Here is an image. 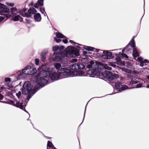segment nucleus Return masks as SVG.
Listing matches in <instances>:
<instances>
[{
	"mask_svg": "<svg viewBox=\"0 0 149 149\" xmlns=\"http://www.w3.org/2000/svg\"><path fill=\"white\" fill-rule=\"evenodd\" d=\"M48 78L46 76L38 78V81L34 82V84L36 85L32 89H31L30 82L29 81L25 82L22 88V94L23 95L28 94L27 99L29 100L38 90L44 86L48 83Z\"/></svg>",
	"mask_w": 149,
	"mask_h": 149,
	"instance_id": "1",
	"label": "nucleus"
},
{
	"mask_svg": "<svg viewBox=\"0 0 149 149\" xmlns=\"http://www.w3.org/2000/svg\"><path fill=\"white\" fill-rule=\"evenodd\" d=\"M80 48L79 47H78V48L74 47H68L65 49V53H57L54 52L53 54H51L50 59L54 62L61 61V63L66 62L67 57H72L74 55L77 56H79Z\"/></svg>",
	"mask_w": 149,
	"mask_h": 149,
	"instance_id": "2",
	"label": "nucleus"
},
{
	"mask_svg": "<svg viewBox=\"0 0 149 149\" xmlns=\"http://www.w3.org/2000/svg\"><path fill=\"white\" fill-rule=\"evenodd\" d=\"M54 65L55 68L58 70V72L60 73L61 76H72L77 73V72L76 71H71L70 70L68 69L67 68H64L63 65L61 66V64L59 63H55Z\"/></svg>",
	"mask_w": 149,
	"mask_h": 149,
	"instance_id": "3",
	"label": "nucleus"
},
{
	"mask_svg": "<svg viewBox=\"0 0 149 149\" xmlns=\"http://www.w3.org/2000/svg\"><path fill=\"white\" fill-rule=\"evenodd\" d=\"M84 65L82 64L79 63H75L73 64L72 66L70 67V68L72 69L71 70V71H76L77 72V73L75 74L74 75L70 76V77H72L75 76L76 75H82V74H83L84 72L81 70L77 71V70L78 69H81L84 68Z\"/></svg>",
	"mask_w": 149,
	"mask_h": 149,
	"instance_id": "4",
	"label": "nucleus"
},
{
	"mask_svg": "<svg viewBox=\"0 0 149 149\" xmlns=\"http://www.w3.org/2000/svg\"><path fill=\"white\" fill-rule=\"evenodd\" d=\"M25 10H24L19 12V14L24 17H30L31 14H35L37 12V10L33 8H30L28 10V13H25Z\"/></svg>",
	"mask_w": 149,
	"mask_h": 149,
	"instance_id": "5",
	"label": "nucleus"
},
{
	"mask_svg": "<svg viewBox=\"0 0 149 149\" xmlns=\"http://www.w3.org/2000/svg\"><path fill=\"white\" fill-rule=\"evenodd\" d=\"M23 70L26 75L34 74L37 72L36 69L33 66H27Z\"/></svg>",
	"mask_w": 149,
	"mask_h": 149,
	"instance_id": "6",
	"label": "nucleus"
},
{
	"mask_svg": "<svg viewBox=\"0 0 149 149\" xmlns=\"http://www.w3.org/2000/svg\"><path fill=\"white\" fill-rule=\"evenodd\" d=\"M26 74L24 72V70H22V71L20 70L17 73L15 76H13V77H14L13 81H16L18 79H24L25 77Z\"/></svg>",
	"mask_w": 149,
	"mask_h": 149,
	"instance_id": "7",
	"label": "nucleus"
},
{
	"mask_svg": "<svg viewBox=\"0 0 149 149\" xmlns=\"http://www.w3.org/2000/svg\"><path fill=\"white\" fill-rule=\"evenodd\" d=\"M61 76L60 75V73L57 72H51L49 74V77L52 80H56L61 79L60 77Z\"/></svg>",
	"mask_w": 149,
	"mask_h": 149,
	"instance_id": "8",
	"label": "nucleus"
},
{
	"mask_svg": "<svg viewBox=\"0 0 149 149\" xmlns=\"http://www.w3.org/2000/svg\"><path fill=\"white\" fill-rule=\"evenodd\" d=\"M104 54L102 55V57L104 59H111L113 58L111 52L107 51H102Z\"/></svg>",
	"mask_w": 149,
	"mask_h": 149,
	"instance_id": "9",
	"label": "nucleus"
},
{
	"mask_svg": "<svg viewBox=\"0 0 149 149\" xmlns=\"http://www.w3.org/2000/svg\"><path fill=\"white\" fill-rule=\"evenodd\" d=\"M107 74V77L109 81L112 80L116 79H117L118 77V75L115 74H113L110 72H108Z\"/></svg>",
	"mask_w": 149,
	"mask_h": 149,
	"instance_id": "10",
	"label": "nucleus"
},
{
	"mask_svg": "<svg viewBox=\"0 0 149 149\" xmlns=\"http://www.w3.org/2000/svg\"><path fill=\"white\" fill-rule=\"evenodd\" d=\"M55 34L56 36V37H54V40L57 43H58L61 41L60 38H65V37L63 34L59 32H56L55 33Z\"/></svg>",
	"mask_w": 149,
	"mask_h": 149,
	"instance_id": "11",
	"label": "nucleus"
},
{
	"mask_svg": "<svg viewBox=\"0 0 149 149\" xmlns=\"http://www.w3.org/2000/svg\"><path fill=\"white\" fill-rule=\"evenodd\" d=\"M9 11V9L6 6L2 3H0V12L7 13Z\"/></svg>",
	"mask_w": 149,
	"mask_h": 149,
	"instance_id": "12",
	"label": "nucleus"
},
{
	"mask_svg": "<svg viewBox=\"0 0 149 149\" xmlns=\"http://www.w3.org/2000/svg\"><path fill=\"white\" fill-rule=\"evenodd\" d=\"M84 49L88 51H93L96 52H98L100 50L95 48L93 47L88 46L86 45H84L83 47Z\"/></svg>",
	"mask_w": 149,
	"mask_h": 149,
	"instance_id": "13",
	"label": "nucleus"
},
{
	"mask_svg": "<svg viewBox=\"0 0 149 149\" xmlns=\"http://www.w3.org/2000/svg\"><path fill=\"white\" fill-rule=\"evenodd\" d=\"M34 17L35 22H39L41 21L42 18L41 15L39 13H37L35 14L34 15Z\"/></svg>",
	"mask_w": 149,
	"mask_h": 149,
	"instance_id": "14",
	"label": "nucleus"
},
{
	"mask_svg": "<svg viewBox=\"0 0 149 149\" xmlns=\"http://www.w3.org/2000/svg\"><path fill=\"white\" fill-rule=\"evenodd\" d=\"M43 5V0H38L37 3L32 5L33 7L36 8H38L39 6H42Z\"/></svg>",
	"mask_w": 149,
	"mask_h": 149,
	"instance_id": "15",
	"label": "nucleus"
},
{
	"mask_svg": "<svg viewBox=\"0 0 149 149\" xmlns=\"http://www.w3.org/2000/svg\"><path fill=\"white\" fill-rule=\"evenodd\" d=\"M132 55L134 57V58L136 60H137V58L139 57V54L136 48H134L133 49Z\"/></svg>",
	"mask_w": 149,
	"mask_h": 149,
	"instance_id": "16",
	"label": "nucleus"
},
{
	"mask_svg": "<svg viewBox=\"0 0 149 149\" xmlns=\"http://www.w3.org/2000/svg\"><path fill=\"white\" fill-rule=\"evenodd\" d=\"M115 55L117 57H118V60L121 58H127L128 57V56L125 54L121 53L120 52H119V54H115Z\"/></svg>",
	"mask_w": 149,
	"mask_h": 149,
	"instance_id": "17",
	"label": "nucleus"
},
{
	"mask_svg": "<svg viewBox=\"0 0 149 149\" xmlns=\"http://www.w3.org/2000/svg\"><path fill=\"white\" fill-rule=\"evenodd\" d=\"M128 45H130L133 48H136L135 42L134 38L132 39Z\"/></svg>",
	"mask_w": 149,
	"mask_h": 149,
	"instance_id": "18",
	"label": "nucleus"
},
{
	"mask_svg": "<svg viewBox=\"0 0 149 149\" xmlns=\"http://www.w3.org/2000/svg\"><path fill=\"white\" fill-rule=\"evenodd\" d=\"M115 85L117 90L119 91L121 86H122L121 83L118 82H116L115 83Z\"/></svg>",
	"mask_w": 149,
	"mask_h": 149,
	"instance_id": "19",
	"label": "nucleus"
},
{
	"mask_svg": "<svg viewBox=\"0 0 149 149\" xmlns=\"http://www.w3.org/2000/svg\"><path fill=\"white\" fill-rule=\"evenodd\" d=\"M14 106L19 107L21 109L23 110L24 107L23 106L22 103H20L19 102H17L16 104L15 103Z\"/></svg>",
	"mask_w": 149,
	"mask_h": 149,
	"instance_id": "20",
	"label": "nucleus"
},
{
	"mask_svg": "<svg viewBox=\"0 0 149 149\" xmlns=\"http://www.w3.org/2000/svg\"><path fill=\"white\" fill-rule=\"evenodd\" d=\"M100 65H101L102 66V68H104L108 70H110L111 69V68L108 66L107 64H105L101 63Z\"/></svg>",
	"mask_w": 149,
	"mask_h": 149,
	"instance_id": "21",
	"label": "nucleus"
},
{
	"mask_svg": "<svg viewBox=\"0 0 149 149\" xmlns=\"http://www.w3.org/2000/svg\"><path fill=\"white\" fill-rule=\"evenodd\" d=\"M22 19V18L19 15L13 17V20L15 21H16L18 20L21 21Z\"/></svg>",
	"mask_w": 149,
	"mask_h": 149,
	"instance_id": "22",
	"label": "nucleus"
},
{
	"mask_svg": "<svg viewBox=\"0 0 149 149\" xmlns=\"http://www.w3.org/2000/svg\"><path fill=\"white\" fill-rule=\"evenodd\" d=\"M143 59L139 57L137 58V60L136 61L140 62V66L141 67H143L144 65V63L143 62Z\"/></svg>",
	"mask_w": 149,
	"mask_h": 149,
	"instance_id": "23",
	"label": "nucleus"
},
{
	"mask_svg": "<svg viewBox=\"0 0 149 149\" xmlns=\"http://www.w3.org/2000/svg\"><path fill=\"white\" fill-rule=\"evenodd\" d=\"M88 73L90 74L93 75V74H94L95 75H96L98 72H97L95 71V69H93V70H90L88 71Z\"/></svg>",
	"mask_w": 149,
	"mask_h": 149,
	"instance_id": "24",
	"label": "nucleus"
},
{
	"mask_svg": "<svg viewBox=\"0 0 149 149\" xmlns=\"http://www.w3.org/2000/svg\"><path fill=\"white\" fill-rule=\"evenodd\" d=\"M128 88V87L126 85H122L119 91L121 92L123 90L127 89Z\"/></svg>",
	"mask_w": 149,
	"mask_h": 149,
	"instance_id": "25",
	"label": "nucleus"
},
{
	"mask_svg": "<svg viewBox=\"0 0 149 149\" xmlns=\"http://www.w3.org/2000/svg\"><path fill=\"white\" fill-rule=\"evenodd\" d=\"M46 54L44 53H42L41 55V59L42 61H44L46 59Z\"/></svg>",
	"mask_w": 149,
	"mask_h": 149,
	"instance_id": "26",
	"label": "nucleus"
},
{
	"mask_svg": "<svg viewBox=\"0 0 149 149\" xmlns=\"http://www.w3.org/2000/svg\"><path fill=\"white\" fill-rule=\"evenodd\" d=\"M94 64V62L93 61H91L89 64H88L86 66V68L90 69L92 67V65Z\"/></svg>",
	"mask_w": 149,
	"mask_h": 149,
	"instance_id": "27",
	"label": "nucleus"
},
{
	"mask_svg": "<svg viewBox=\"0 0 149 149\" xmlns=\"http://www.w3.org/2000/svg\"><path fill=\"white\" fill-rule=\"evenodd\" d=\"M40 12L43 14L45 16L46 15V12H45L44 8H42V7L40 8Z\"/></svg>",
	"mask_w": 149,
	"mask_h": 149,
	"instance_id": "28",
	"label": "nucleus"
},
{
	"mask_svg": "<svg viewBox=\"0 0 149 149\" xmlns=\"http://www.w3.org/2000/svg\"><path fill=\"white\" fill-rule=\"evenodd\" d=\"M127 46H128V48L127 49H126V50H127V51L126 52L127 54H129L130 53H131L132 52V49H131L130 48L129 45H128Z\"/></svg>",
	"mask_w": 149,
	"mask_h": 149,
	"instance_id": "29",
	"label": "nucleus"
},
{
	"mask_svg": "<svg viewBox=\"0 0 149 149\" xmlns=\"http://www.w3.org/2000/svg\"><path fill=\"white\" fill-rule=\"evenodd\" d=\"M53 146V145L52 143L49 141H48L47 144V149H48V147H52Z\"/></svg>",
	"mask_w": 149,
	"mask_h": 149,
	"instance_id": "30",
	"label": "nucleus"
},
{
	"mask_svg": "<svg viewBox=\"0 0 149 149\" xmlns=\"http://www.w3.org/2000/svg\"><path fill=\"white\" fill-rule=\"evenodd\" d=\"M16 95L18 98L20 99L21 98L22 93L20 91H19L17 93Z\"/></svg>",
	"mask_w": 149,
	"mask_h": 149,
	"instance_id": "31",
	"label": "nucleus"
},
{
	"mask_svg": "<svg viewBox=\"0 0 149 149\" xmlns=\"http://www.w3.org/2000/svg\"><path fill=\"white\" fill-rule=\"evenodd\" d=\"M11 11L13 14H16L17 12L16 9L15 8H12L11 9Z\"/></svg>",
	"mask_w": 149,
	"mask_h": 149,
	"instance_id": "32",
	"label": "nucleus"
},
{
	"mask_svg": "<svg viewBox=\"0 0 149 149\" xmlns=\"http://www.w3.org/2000/svg\"><path fill=\"white\" fill-rule=\"evenodd\" d=\"M59 49V47L58 46H54L52 47V50L53 51H55L58 50Z\"/></svg>",
	"mask_w": 149,
	"mask_h": 149,
	"instance_id": "33",
	"label": "nucleus"
},
{
	"mask_svg": "<svg viewBox=\"0 0 149 149\" xmlns=\"http://www.w3.org/2000/svg\"><path fill=\"white\" fill-rule=\"evenodd\" d=\"M138 82V81H135L133 80H131L130 81V84H135L137 83Z\"/></svg>",
	"mask_w": 149,
	"mask_h": 149,
	"instance_id": "34",
	"label": "nucleus"
},
{
	"mask_svg": "<svg viewBox=\"0 0 149 149\" xmlns=\"http://www.w3.org/2000/svg\"><path fill=\"white\" fill-rule=\"evenodd\" d=\"M4 81L6 83H8L10 81L11 79L10 78H6L4 79Z\"/></svg>",
	"mask_w": 149,
	"mask_h": 149,
	"instance_id": "35",
	"label": "nucleus"
},
{
	"mask_svg": "<svg viewBox=\"0 0 149 149\" xmlns=\"http://www.w3.org/2000/svg\"><path fill=\"white\" fill-rule=\"evenodd\" d=\"M8 104H12L13 106H14V104H15L14 102L11 100H9L8 102Z\"/></svg>",
	"mask_w": 149,
	"mask_h": 149,
	"instance_id": "36",
	"label": "nucleus"
},
{
	"mask_svg": "<svg viewBox=\"0 0 149 149\" xmlns=\"http://www.w3.org/2000/svg\"><path fill=\"white\" fill-rule=\"evenodd\" d=\"M6 84L7 86L9 87L10 88L12 86V84L11 83L10 81L8 83H6Z\"/></svg>",
	"mask_w": 149,
	"mask_h": 149,
	"instance_id": "37",
	"label": "nucleus"
},
{
	"mask_svg": "<svg viewBox=\"0 0 149 149\" xmlns=\"http://www.w3.org/2000/svg\"><path fill=\"white\" fill-rule=\"evenodd\" d=\"M35 64L36 65H38L39 62V59L38 58H36L35 59Z\"/></svg>",
	"mask_w": 149,
	"mask_h": 149,
	"instance_id": "38",
	"label": "nucleus"
},
{
	"mask_svg": "<svg viewBox=\"0 0 149 149\" xmlns=\"http://www.w3.org/2000/svg\"><path fill=\"white\" fill-rule=\"evenodd\" d=\"M69 42L72 43V44H73V45H75L76 46V47H78L77 45H77V44L75 42H74L72 40H69ZM77 45H78V44H77Z\"/></svg>",
	"mask_w": 149,
	"mask_h": 149,
	"instance_id": "39",
	"label": "nucleus"
},
{
	"mask_svg": "<svg viewBox=\"0 0 149 149\" xmlns=\"http://www.w3.org/2000/svg\"><path fill=\"white\" fill-rule=\"evenodd\" d=\"M142 86V84H141V83H139V84H137V85L136 86V87L137 88H140L141 87H143Z\"/></svg>",
	"mask_w": 149,
	"mask_h": 149,
	"instance_id": "40",
	"label": "nucleus"
},
{
	"mask_svg": "<svg viewBox=\"0 0 149 149\" xmlns=\"http://www.w3.org/2000/svg\"><path fill=\"white\" fill-rule=\"evenodd\" d=\"M128 47V46H127L124 49L122 50V52L123 53V54H124L123 53L125 52V50H126V49H127Z\"/></svg>",
	"mask_w": 149,
	"mask_h": 149,
	"instance_id": "41",
	"label": "nucleus"
},
{
	"mask_svg": "<svg viewBox=\"0 0 149 149\" xmlns=\"http://www.w3.org/2000/svg\"><path fill=\"white\" fill-rule=\"evenodd\" d=\"M125 70L124 71L128 73H131V71L130 70H128L127 69H125Z\"/></svg>",
	"mask_w": 149,
	"mask_h": 149,
	"instance_id": "42",
	"label": "nucleus"
},
{
	"mask_svg": "<svg viewBox=\"0 0 149 149\" xmlns=\"http://www.w3.org/2000/svg\"><path fill=\"white\" fill-rule=\"evenodd\" d=\"M4 19V17L3 16H0V22Z\"/></svg>",
	"mask_w": 149,
	"mask_h": 149,
	"instance_id": "43",
	"label": "nucleus"
},
{
	"mask_svg": "<svg viewBox=\"0 0 149 149\" xmlns=\"http://www.w3.org/2000/svg\"><path fill=\"white\" fill-rule=\"evenodd\" d=\"M143 61L144 63H148L149 62V61L147 59H145L144 60H143Z\"/></svg>",
	"mask_w": 149,
	"mask_h": 149,
	"instance_id": "44",
	"label": "nucleus"
},
{
	"mask_svg": "<svg viewBox=\"0 0 149 149\" xmlns=\"http://www.w3.org/2000/svg\"><path fill=\"white\" fill-rule=\"evenodd\" d=\"M63 41L65 43H66L68 42V40L67 39H65L63 40Z\"/></svg>",
	"mask_w": 149,
	"mask_h": 149,
	"instance_id": "45",
	"label": "nucleus"
},
{
	"mask_svg": "<svg viewBox=\"0 0 149 149\" xmlns=\"http://www.w3.org/2000/svg\"><path fill=\"white\" fill-rule=\"evenodd\" d=\"M3 95L0 94V101H1V100H2L3 99Z\"/></svg>",
	"mask_w": 149,
	"mask_h": 149,
	"instance_id": "46",
	"label": "nucleus"
},
{
	"mask_svg": "<svg viewBox=\"0 0 149 149\" xmlns=\"http://www.w3.org/2000/svg\"><path fill=\"white\" fill-rule=\"evenodd\" d=\"M144 87H146L147 88H149V84H146V86H144Z\"/></svg>",
	"mask_w": 149,
	"mask_h": 149,
	"instance_id": "47",
	"label": "nucleus"
},
{
	"mask_svg": "<svg viewBox=\"0 0 149 149\" xmlns=\"http://www.w3.org/2000/svg\"><path fill=\"white\" fill-rule=\"evenodd\" d=\"M87 52L86 51H84L83 52V54L84 55H86L87 54Z\"/></svg>",
	"mask_w": 149,
	"mask_h": 149,
	"instance_id": "48",
	"label": "nucleus"
},
{
	"mask_svg": "<svg viewBox=\"0 0 149 149\" xmlns=\"http://www.w3.org/2000/svg\"><path fill=\"white\" fill-rule=\"evenodd\" d=\"M9 5L11 6L12 7L14 6V4L13 3H9L8 4Z\"/></svg>",
	"mask_w": 149,
	"mask_h": 149,
	"instance_id": "49",
	"label": "nucleus"
},
{
	"mask_svg": "<svg viewBox=\"0 0 149 149\" xmlns=\"http://www.w3.org/2000/svg\"><path fill=\"white\" fill-rule=\"evenodd\" d=\"M37 81H38V80L37 81H36V82H37ZM34 82H36V81H35L33 82V83H34ZM33 84L34 85H35H35H36V84ZM31 89H32L34 88V87H35V86H34V87H33V86H32V85H31Z\"/></svg>",
	"mask_w": 149,
	"mask_h": 149,
	"instance_id": "50",
	"label": "nucleus"
},
{
	"mask_svg": "<svg viewBox=\"0 0 149 149\" xmlns=\"http://www.w3.org/2000/svg\"><path fill=\"white\" fill-rule=\"evenodd\" d=\"M120 49H114V50H112L111 51H117V50H120Z\"/></svg>",
	"mask_w": 149,
	"mask_h": 149,
	"instance_id": "51",
	"label": "nucleus"
},
{
	"mask_svg": "<svg viewBox=\"0 0 149 149\" xmlns=\"http://www.w3.org/2000/svg\"><path fill=\"white\" fill-rule=\"evenodd\" d=\"M85 110H86V109H85V112H84V118H83V120H84V118L85 114Z\"/></svg>",
	"mask_w": 149,
	"mask_h": 149,
	"instance_id": "52",
	"label": "nucleus"
},
{
	"mask_svg": "<svg viewBox=\"0 0 149 149\" xmlns=\"http://www.w3.org/2000/svg\"><path fill=\"white\" fill-rule=\"evenodd\" d=\"M147 78L148 79H149V75H148L147 77Z\"/></svg>",
	"mask_w": 149,
	"mask_h": 149,
	"instance_id": "53",
	"label": "nucleus"
},
{
	"mask_svg": "<svg viewBox=\"0 0 149 149\" xmlns=\"http://www.w3.org/2000/svg\"><path fill=\"white\" fill-rule=\"evenodd\" d=\"M52 149H56L54 147L52 148Z\"/></svg>",
	"mask_w": 149,
	"mask_h": 149,
	"instance_id": "54",
	"label": "nucleus"
},
{
	"mask_svg": "<svg viewBox=\"0 0 149 149\" xmlns=\"http://www.w3.org/2000/svg\"><path fill=\"white\" fill-rule=\"evenodd\" d=\"M134 38H135V36H134L133 37V38H132V39L134 38Z\"/></svg>",
	"mask_w": 149,
	"mask_h": 149,
	"instance_id": "55",
	"label": "nucleus"
},
{
	"mask_svg": "<svg viewBox=\"0 0 149 149\" xmlns=\"http://www.w3.org/2000/svg\"><path fill=\"white\" fill-rule=\"evenodd\" d=\"M48 71H50V70H47V71H46V72H48Z\"/></svg>",
	"mask_w": 149,
	"mask_h": 149,
	"instance_id": "56",
	"label": "nucleus"
},
{
	"mask_svg": "<svg viewBox=\"0 0 149 149\" xmlns=\"http://www.w3.org/2000/svg\"><path fill=\"white\" fill-rule=\"evenodd\" d=\"M90 76L91 77H94V76H92H92Z\"/></svg>",
	"mask_w": 149,
	"mask_h": 149,
	"instance_id": "57",
	"label": "nucleus"
},
{
	"mask_svg": "<svg viewBox=\"0 0 149 149\" xmlns=\"http://www.w3.org/2000/svg\"><path fill=\"white\" fill-rule=\"evenodd\" d=\"M74 60L75 61H77V59H74Z\"/></svg>",
	"mask_w": 149,
	"mask_h": 149,
	"instance_id": "58",
	"label": "nucleus"
},
{
	"mask_svg": "<svg viewBox=\"0 0 149 149\" xmlns=\"http://www.w3.org/2000/svg\"><path fill=\"white\" fill-rule=\"evenodd\" d=\"M46 137H47V136H46ZM47 137L48 138V139H49V137Z\"/></svg>",
	"mask_w": 149,
	"mask_h": 149,
	"instance_id": "59",
	"label": "nucleus"
},
{
	"mask_svg": "<svg viewBox=\"0 0 149 149\" xmlns=\"http://www.w3.org/2000/svg\"><path fill=\"white\" fill-rule=\"evenodd\" d=\"M47 18L48 19V17L47 16Z\"/></svg>",
	"mask_w": 149,
	"mask_h": 149,
	"instance_id": "60",
	"label": "nucleus"
},
{
	"mask_svg": "<svg viewBox=\"0 0 149 149\" xmlns=\"http://www.w3.org/2000/svg\"><path fill=\"white\" fill-rule=\"evenodd\" d=\"M26 20H27L26 19Z\"/></svg>",
	"mask_w": 149,
	"mask_h": 149,
	"instance_id": "61",
	"label": "nucleus"
}]
</instances>
